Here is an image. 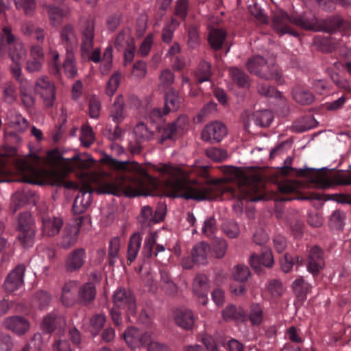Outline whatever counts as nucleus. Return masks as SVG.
<instances>
[{"label":"nucleus","instance_id":"obj_16","mask_svg":"<svg viewBox=\"0 0 351 351\" xmlns=\"http://www.w3.org/2000/svg\"><path fill=\"white\" fill-rule=\"evenodd\" d=\"M25 270V265L19 264L8 274L3 284L7 292H13L23 286Z\"/></svg>","mask_w":351,"mask_h":351},{"label":"nucleus","instance_id":"obj_24","mask_svg":"<svg viewBox=\"0 0 351 351\" xmlns=\"http://www.w3.org/2000/svg\"><path fill=\"white\" fill-rule=\"evenodd\" d=\"M193 292L199 298V302L206 305L208 302L207 294L209 289L208 280L204 274H197L193 285Z\"/></svg>","mask_w":351,"mask_h":351},{"label":"nucleus","instance_id":"obj_28","mask_svg":"<svg viewBox=\"0 0 351 351\" xmlns=\"http://www.w3.org/2000/svg\"><path fill=\"white\" fill-rule=\"evenodd\" d=\"M176 324L180 328L189 330H191L195 324V316L191 310H180L175 317Z\"/></svg>","mask_w":351,"mask_h":351},{"label":"nucleus","instance_id":"obj_57","mask_svg":"<svg viewBox=\"0 0 351 351\" xmlns=\"http://www.w3.org/2000/svg\"><path fill=\"white\" fill-rule=\"evenodd\" d=\"M17 97L16 86L10 82L4 84L3 90V99L9 104L14 103Z\"/></svg>","mask_w":351,"mask_h":351},{"label":"nucleus","instance_id":"obj_4","mask_svg":"<svg viewBox=\"0 0 351 351\" xmlns=\"http://www.w3.org/2000/svg\"><path fill=\"white\" fill-rule=\"evenodd\" d=\"M167 192L170 197L197 201L216 199L223 194L219 184L212 179H208L204 184L189 179L176 178L168 182Z\"/></svg>","mask_w":351,"mask_h":351},{"label":"nucleus","instance_id":"obj_41","mask_svg":"<svg viewBox=\"0 0 351 351\" xmlns=\"http://www.w3.org/2000/svg\"><path fill=\"white\" fill-rule=\"evenodd\" d=\"M247 319L254 326H259L264 320V313L262 306L258 303H252L250 306Z\"/></svg>","mask_w":351,"mask_h":351},{"label":"nucleus","instance_id":"obj_64","mask_svg":"<svg viewBox=\"0 0 351 351\" xmlns=\"http://www.w3.org/2000/svg\"><path fill=\"white\" fill-rule=\"evenodd\" d=\"M51 301L50 295L45 291H37L34 297V302L40 309L45 308Z\"/></svg>","mask_w":351,"mask_h":351},{"label":"nucleus","instance_id":"obj_23","mask_svg":"<svg viewBox=\"0 0 351 351\" xmlns=\"http://www.w3.org/2000/svg\"><path fill=\"white\" fill-rule=\"evenodd\" d=\"M45 61V54L41 45L34 44L30 48V56L26 62L25 69L29 72H37L41 70Z\"/></svg>","mask_w":351,"mask_h":351},{"label":"nucleus","instance_id":"obj_20","mask_svg":"<svg viewBox=\"0 0 351 351\" xmlns=\"http://www.w3.org/2000/svg\"><path fill=\"white\" fill-rule=\"evenodd\" d=\"M249 263L252 268L258 274L263 273V267H272L274 260L271 250L267 249L261 254L253 253L250 257Z\"/></svg>","mask_w":351,"mask_h":351},{"label":"nucleus","instance_id":"obj_36","mask_svg":"<svg viewBox=\"0 0 351 351\" xmlns=\"http://www.w3.org/2000/svg\"><path fill=\"white\" fill-rule=\"evenodd\" d=\"M62 221L58 217L43 219V233L48 237H53L59 233L62 226Z\"/></svg>","mask_w":351,"mask_h":351},{"label":"nucleus","instance_id":"obj_56","mask_svg":"<svg viewBox=\"0 0 351 351\" xmlns=\"http://www.w3.org/2000/svg\"><path fill=\"white\" fill-rule=\"evenodd\" d=\"M16 8L22 10L27 16H33L36 10L35 0H14Z\"/></svg>","mask_w":351,"mask_h":351},{"label":"nucleus","instance_id":"obj_32","mask_svg":"<svg viewBox=\"0 0 351 351\" xmlns=\"http://www.w3.org/2000/svg\"><path fill=\"white\" fill-rule=\"evenodd\" d=\"M229 73L232 80L239 88H248L250 86V76L244 71L237 67H232L229 69Z\"/></svg>","mask_w":351,"mask_h":351},{"label":"nucleus","instance_id":"obj_59","mask_svg":"<svg viewBox=\"0 0 351 351\" xmlns=\"http://www.w3.org/2000/svg\"><path fill=\"white\" fill-rule=\"evenodd\" d=\"M257 90L260 95L264 97L276 98L280 97V93L267 82L259 83L257 86Z\"/></svg>","mask_w":351,"mask_h":351},{"label":"nucleus","instance_id":"obj_43","mask_svg":"<svg viewBox=\"0 0 351 351\" xmlns=\"http://www.w3.org/2000/svg\"><path fill=\"white\" fill-rule=\"evenodd\" d=\"M9 125L14 133L23 134L27 130L29 121L21 114L15 113L11 117Z\"/></svg>","mask_w":351,"mask_h":351},{"label":"nucleus","instance_id":"obj_15","mask_svg":"<svg viewBox=\"0 0 351 351\" xmlns=\"http://www.w3.org/2000/svg\"><path fill=\"white\" fill-rule=\"evenodd\" d=\"M227 133V128L223 123L213 121L204 127L202 132V138L205 141L219 143Z\"/></svg>","mask_w":351,"mask_h":351},{"label":"nucleus","instance_id":"obj_7","mask_svg":"<svg viewBox=\"0 0 351 351\" xmlns=\"http://www.w3.org/2000/svg\"><path fill=\"white\" fill-rule=\"evenodd\" d=\"M246 66L250 73L260 78L274 80L278 84H282L284 82L282 73L278 66L275 64L268 62L261 56H254L250 58Z\"/></svg>","mask_w":351,"mask_h":351},{"label":"nucleus","instance_id":"obj_31","mask_svg":"<svg viewBox=\"0 0 351 351\" xmlns=\"http://www.w3.org/2000/svg\"><path fill=\"white\" fill-rule=\"evenodd\" d=\"M96 295L95 286L93 282L84 284L78 290V300L80 303L87 305L93 302Z\"/></svg>","mask_w":351,"mask_h":351},{"label":"nucleus","instance_id":"obj_18","mask_svg":"<svg viewBox=\"0 0 351 351\" xmlns=\"http://www.w3.org/2000/svg\"><path fill=\"white\" fill-rule=\"evenodd\" d=\"M66 326V320L62 316H57L56 314L50 313L47 314L43 320L41 328L45 333L50 334L53 331H57L58 335H61L64 332Z\"/></svg>","mask_w":351,"mask_h":351},{"label":"nucleus","instance_id":"obj_47","mask_svg":"<svg viewBox=\"0 0 351 351\" xmlns=\"http://www.w3.org/2000/svg\"><path fill=\"white\" fill-rule=\"evenodd\" d=\"M317 125L318 123L315 119L313 116L308 115L295 121L293 127L295 131L303 132L317 127Z\"/></svg>","mask_w":351,"mask_h":351},{"label":"nucleus","instance_id":"obj_62","mask_svg":"<svg viewBox=\"0 0 351 351\" xmlns=\"http://www.w3.org/2000/svg\"><path fill=\"white\" fill-rule=\"evenodd\" d=\"M224 234L230 239L237 238L240 233L238 224L233 221H226L222 226Z\"/></svg>","mask_w":351,"mask_h":351},{"label":"nucleus","instance_id":"obj_2","mask_svg":"<svg viewBox=\"0 0 351 351\" xmlns=\"http://www.w3.org/2000/svg\"><path fill=\"white\" fill-rule=\"evenodd\" d=\"M343 23V20L338 16L319 21L312 13L289 16L282 10L277 11L272 16V27L278 34H289L295 37H298L300 34L294 29L293 25L304 30L332 33L341 28Z\"/></svg>","mask_w":351,"mask_h":351},{"label":"nucleus","instance_id":"obj_29","mask_svg":"<svg viewBox=\"0 0 351 351\" xmlns=\"http://www.w3.org/2000/svg\"><path fill=\"white\" fill-rule=\"evenodd\" d=\"M126 116L124 107V99L122 96H119L110 109V118L114 123L120 124Z\"/></svg>","mask_w":351,"mask_h":351},{"label":"nucleus","instance_id":"obj_27","mask_svg":"<svg viewBox=\"0 0 351 351\" xmlns=\"http://www.w3.org/2000/svg\"><path fill=\"white\" fill-rule=\"evenodd\" d=\"M222 317L226 322H245L247 320V313L244 309L231 304L223 310Z\"/></svg>","mask_w":351,"mask_h":351},{"label":"nucleus","instance_id":"obj_26","mask_svg":"<svg viewBox=\"0 0 351 351\" xmlns=\"http://www.w3.org/2000/svg\"><path fill=\"white\" fill-rule=\"evenodd\" d=\"M36 201V195L28 189L16 191L12 197L11 210L15 213L19 208L30 202Z\"/></svg>","mask_w":351,"mask_h":351},{"label":"nucleus","instance_id":"obj_52","mask_svg":"<svg viewBox=\"0 0 351 351\" xmlns=\"http://www.w3.org/2000/svg\"><path fill=\"white\" fill-rule=\"evenodd\" d=\"M75 53H66L65 60L62 66L68 77H74L77 73L75 64Z\"/></svg>","mask_w":351,"mask_h":351},{"label":"nucleus","instance_id":"obj_40","mask_svg":"<svg viewBox=\"0 0 351 351\" xmlns=\"http://www.w3.org/2000/svg\"><path fill=\"white\" fill-rule=\"evenodd\" d=\"M273 119V114L269 110L256 111L250 118V119L253 121L256 125L263 128L269 126Z\"/></svg>","mask_w":351,"mask_h":351},{"label":"nucleus","instance_id":"obj_35","mask_svg":"<svg viewBox=\"0 0 351 351\" xmlns=\"http://www.w3.org/2000/svg\"><path fill=\"white\" fill-rule=\"evenodd\" d=\"M65 173L64 172L53 170L47 172V178L49 183L53 186H64L67 189L74 187V183L71 181H66Z\"/></svg>","mask_w":351,"mask_h":351},{"label":"nucleus","instance_id":"obj_10","mask_svg":"<svg viewBox=\"0 0 351 351\" xmlns=\"http://www.w3.org/2000/svg\"><path fill=\"white\" fill-rule=\"evenodd\" d=\"M186 123V119L180 117L171 123L156 125V135L160 143H163L166 140L173 139L180 130H184Z\"/></svg>","mask_w":351,"mask_h":351},{"label":"nucleus","instance_id":"obj_55","mask_svg":"<svg viewBox=\"0 0 351 351\" xmlns=\"http://www.w3.org/2000/svg\"><path fill=\"white\" fill-rule=\"evenodd\" d=\"M251 274V271L247 266L239 264L234 267L232 276L236 281L245 282L249 279Z\"/></svg>","mask_w":351,"mask_h":351},{"label":"nucleus","instance_id":"obj_9","mask_svg":"<svg viewBox=\"0 0 351 351\" xmlns=\"http://www.w3.org/2000/svg\"><path fill=\"white\" fill-rule=\"evenodd\" d=\"M80 38V51L88 52L93 49L95 37V19L86 17H80L78 25Z\"/></svg>","mask_w":351,"mask_h":351},{"label":"nucleus","instance_id":"obj_63","mask_svg":"<svg viewBox=\"0 0 351 351\" xmlns=\"http://www.w3.org/2000/svg\"><path fill=\"white\" fill-rule=\"evenodd\" d=\"M46 8L51 24L56 25L59 23L64 16V11L53 5H48Z\"/></svg>","mask_w":351,"mask_h":351},{"label":"nucleus","instance_id":"obj_19","mask_svg":"<svg viewBox=\"0 0 351 351\" xmlns=\"http://www.w3.org/2000/svg\"><path fill=\"white\" fill-rule=\"evenodd\" d=\"M3 325L6 329L19 336L26 334L30 328L29 320L21 315H14L6 317L3 320Z\"/></svg>","mask_w":351,"mask_h":351},{"label":"nucleus","instance_id":"obj_11","mask_svg":"<svg viewBox=\"0 0 351 351\" xmlns=\"http://www.w3.org/2000/svg\"><path fill=\"white\" fill-rule=\"evenodd\" d=\"M34 88L36 93L43 99L45 106L51 108L56 99V93L54 84L49 77L38 78L36 82Z\"/></svg>","mask_w":351,"mask_h":351},{"label":"nucleus","instance_id":"obj_48","mask_svg":"<svg viewBox=\"0 0 351 351\" xmlns=\"http://www.w3.org/2000/svg\"><path fill=\"white\" fill-rule=\"evenodd\" d=\"M155 219L152 207L149 206L142 207L138 220L143 228L150 227L152 225L155 224Z\"/></svg>","mask_w":351,"mask_h":351},{"label":"nucleus","instance_id":"obj_58","mask_svg":"<svg viewBox=\"0 0 351 351\" xmlns=\"http://www.w3.org/2000/svg\"><path fill=\"white\" fill-rule=\"evenodd\" d=\"M187 32V45L191 49L196 48L199 44V35L197 27L194 25H190L186 29Z\"/></svg>","mask_w":351,"mask_h":351},{"label":"nucleus","instance_id":"obj_37","mask_svg":"<svg viewBox=\"0 0 351 351\" xmlns=\"http://www.w3.org/2000/svg\"><path fill=\"white\" fill-rule=\"evenodd\" d=\"M306 199L316 200H334L341 204H351V196L349 195L335 193L332 195H324L319 193H311Z\"/></svg>","mask_w":351,"mask_h":351},{"label":"nucleus","instance_id":"obj_53","mask_svg":"<svg viewBox=\"0 0 351 351\" xmlns=\"http://www.w3.org/2000/svg\"><path fill=\"white\" fill-rule=\"evenodd\" d=\"M120 251V239L117 237L112 238L110 241L108 247V263L113 266L117 259L119 258Z\"/></svg>","mask_w":351,"mask_h":351},{"label":"nucleus","instance_id":"obj_38","mask_svg":"<svg viewBox=\"0 0 351 351\" xmlns=\"http://www.w3.org/2000/svg\"><path fill=\"white\" fill-rule=\"evenodd\" d=\"M134 40L130 36V31L128 28L121 29L117 35L114 40V47L118 51L134 45Z\"/></svg>","mask_w":351,"mask_h":351},{"label":"nucleus","instance_id":"obj_3","mask_svg":"<svg viewBox=\"0 0 351 351\" xmlns=\"http://www.w3.org/2000/svg\"><path fill=\"white\" fill-rule=\"evenodd\" d=\"M0 34V55L8 53L13 64L10 70L13 77L20 84L22 101L25 106H34L35 98L26 92L27 82L21 77V63L26 57V50L22 42L12 33L10 26H5Z\"/></svg>","mask_w":351,"mask_h":351},{"label":"nucleus","instance_id":"obj_61","mask_svg":"<svg viewBox=\"0 0 351 351\" xmlns=\"http://www.w3.org/2000/svg\"><path fill=\"white\" fill-rule=\"evenodd\" d=\"M106 321V317L104 314L97 313L95 314L90 319V324L91 327V332L96 335L103 328L105 322Z\"/></svg>","mask_w":351,"mask_h":351},{"label":"nucleus","instance_id":"obj_60","mask_svg":"<svg viewBox=\"0 0 351 351\" xmlns=\"http://www.w3.org/2000/svg\"><path fill=\"white\" fill-rule=\"evenodd\" d=\"M174 82V74L169 69H164L159 75V88L167 89L169 88Z\"/></svg>","mask_w":351,"mask_h":351},{"label":"nucleus","instance_id":"obj_14","mask_svg":"<svg viewBox=\"0 0 351 351\" xmlns=\"http://www.w3.org/2000/svg\"><path fill=\"white\" fill-rule=\"evenodd\" d=\"M123 336L125 343L131 349L145 346L151 339V334L149 332H141L134 326L128 327Z\"/></svg>","mask_w":351,"mask_h":351},{"label":"nucleus","instance_id":"obj_13","mask_svg":"<svg viewBox=\"0 0 351 351\" xmlns=\"http://www.w3.org/2000/svg\"><path fill=\"white\" fill-rule=\"evenodd\" d=\"M158 232L156 231L149 232L144 239L141 256L143 263L149 262L153 257L157 256L158 254L164 252V245L156 244Z\"/></svg>","mask_w":351,"mask_h":351},{"label":"nucleus","instance_id":"obj_44","mask_svg":"<svg viewBox=\"0 0 351 351\" xmlns=\"http://www.w3.org/2000/svg\"><path fill=\"white\" fill-rule=\"evenodd\" d=\"M48 58V65L51 73L59 77L62 69L59 53L56 50L49 49Z\"/></svg>","mask_w":351,"mask_h":351},{"label":"nucleus","instance_id":"obj_22","mask_svg":"<svg viewBox=\"0 0 351 351\" xmlns=\"http://www.w3.org/2000/svg\"><path fill=\"white\" fill-rule=\"evenodd\" d=\"M60 43L65 49L66 53H75L77 50L78 40L72 24H66L62 27Z\"/></svg>","mask_w":351,"mask_h":351},{"label":"nucleus","instance_id":"obj_46","mask_svg":"<svg viewBox=\"0 0 351 351\" xmlns=\"http://www.w3.org/2000/svg\"><path fill=\"white\" fill-rule=\"evenodd\" d=\"M195 75L197 83L209 81L212 75L210 63L205 60L201 61L195 71Z\"/></svg>","mask_w":351,"mask_h":351},{"label":"nucleus","instance_id":"obj_45","mask_svg":"<svg viewBox=\"0 0 351 351\" xmlns=\"http://www.w3.org/2000/svg\"><path fill=\"white\" fill-rule=\"evenodd\" d=\"M135 140L137 142H146L153 138L154 133L143 123L137 124L134 129Z\"/></svg>","mask_w":351,"mask_h":351},{"label":"nucleus","instance_id":"obj_34","mask_svg":"<svg viewBox=\"0 0 351 351\" xmlns=\"http://www.w3.org/2000/svg\"><path fill=\"white\" fill-rule=\"evenodd\" d=\"M293 99L302 105L311 104L315 97L308 89L304 87L296 86L292 90Z\"/></svg>","mask_w":351,"mask_h":351},{"label":"nucleus","instance_id":"obj_39","mask_svg":"<svg viewBox=\"0 0 351 351\" xmlns=\"http://www.w3.org/2000/svg\"><path fill=\"white\" fill-rule=\"evenodd\" d=\"M226 32L222 29H213L210 31L208 40L212 47L215 50H219L226 40Z\"/></svg>","mask_w":351,"mask_h":351},{"label":"nucleus","instance_id":"obj_5","mask_svg":"<svg viewBox=\"0 0 351 351\" xmlns=\"http://www.w3.org/2000/svg\"><path fill=\"white\" fill-rule=\"evenodd\" d=\"M228 192L236 199L233 208L238 213H242L245 202L267 199L263 186L245 176L234 187L229 188Z\"/></svg>","mask_w":351,"mask_h":351},{"label":"nucleus","instance_id":"obj_42","mask_svg":"<svg viewBox=\"0 0 351 351\" xmlns=\"http://www.w3.org/2000/svg\"><path fill=\"white\" fill-rule=\"evenodd\" d=\"M180 22L176 18L166 23L162 29L161 39L165 43H170L173 38L176 29L180 26Z\"/></svg>","mask_w":351,"mask_h":351},{"label":"nucleus","instance_id":"obj_51","mask_svg":"<svg viewBox=\"0 0 351 351\" xmlns=\"http://www.w3.org/2000/svg\"><path fill=\"white\" fill-rule=\"evenodd\" d=\"M292 288L299 300L304 301L306 300L309 285L302 278L300 277L295 279L293 282Z\"/></svg>","mask_w":351,"mask_h":351},{"label":"nucleus","instance_id":"obj_50","mask_svg":"<svg viewBox=\"0 0 351 351\" xmlns=\"http://www.w3.org/2000/svg\"><path fill=\"white\" fill-rule=\"evenodd\" d=\"M78 232L75 228H65L60 242L61 247L68 249L74 245L77 240Z\"/></svg>","mask_w":351,"mask_h":351},{"label":"nucleus","instance_id":"obj_12","mask_svg":"<svg viewBox=\"0 0 351 351\" xmlns=\"http://www.w3.org/2000/svg\"><path fill=\"white\" fill-rule=\"evenodd\" d=\"M113 302L117 308L125 309L126 315L134 312L136 307V300L133 293L125 288H119L113 295Z\"/></svg>","mask_w":351,"mask_h":351},{"label":"nucleus","instance_id":"obj_25","mask_svg":"<svg viewBox=\"0 0 351 351\" xmlns=\"http://www.w3.org/2000/svg\"><path fill=\"white\" fill-rule=\"evenodd\" d=\"M143 235L139 232L133 233L129 239L127 247V263L132 264L136 258L141 249Z\"/></svg>","mask_w":351,"mask_h":351},{"label":"nucleus","instance_id":"obj_6","mask_svg":"<svg viewBox=\"0 0 351 351\" xmlns=\"http://www.w3.org/2000/svg\"><path fill=\"white\" fill-rule=\"evenodd\" d=\"M291 170L297 173V175L306 178L308 181L319 189H326L331 187L333 184L337 185H351V176L343 173H337L330 178L324 170H316L313 169H296L285 166L283 173L287 174L288 171Z\"/></svg>","mask_w":351,"mask_h":351},{"label":"nucleus","instance_id":"obj_8","mask_svg":"<svg viewBox=\"0 0 351 351\" xmlns=\"http://www.w3.org/2000/svg\"><path fill=\"white\" fill-rule=\"evenodd\" d=\"M17 239L24 247L33 245L35 236V226L29 213H21L17 221Z\"/></svg>","mask_w":351,"mask_h":351},{"label":"nucleus","instance_id":"obj_54","mask_svg":"<svg viewBox=\"0 0 351 351\" xmlns=\"http://www.w3.org/2000/svg\"><path fill=\"white\" fill-rule=\"evenodd\" d=\"M228 249V243L223 239H215L210 247V252L217 258H222L224 257Z\"/></svg>","mask_w":351,"mask_h":351},{"label":"nucleus","instance_id":"obj_1","mask_svg":"<svg viewBox=\"0 0 351 351\" xmlns=\"http://www.w3.org/2000/svg\"><path fill=\"white\" fill-rule=\"evenodd\" d=\"M110 167L118 173L115 176H108L99 179L95 188L89 184H85L80 189L79 194L75 197L72 210L74 215L84 213L91 202V193L96 191L98 194H110L115 196L136 197L141 194L138 189L139 180L132 175L134 165L128 162H121L110 159Z\"/></svg>","mask_w":351,"mask_h":351},{"label":"nucleus","instance_id":"obj_33","mask_svg":"<svg viewBox=\"0 0 351 351\" xmlns=\"http://www.w3.org/2000/svg\"><path fill=\"white\" fill-rule=\"evenodd\" d=\"M181 98L178 93L173 89L168 90L165 97V106L163 107V113L168 114L171 111H176L180 105Z\"/></svg>","mask_w":351,"mask_h":351},{"label":"nucleus","instance_id":"obj_17","mask_svg":"<svg viewBox=\"0 0 351 351\" xmlns=\"http://www.w3.org/2000/svg\"><path fill=\"white\" fill-rule=\"evenodd\" d=\"M307 270L313 275H317L325 266L324 252L317 245L312 247L306 258Z\"/></svg>","mask_w":351,"mask_h":351},{"label":"nucleus","instance_id":"obj_49","mask_svg":"<svg viewBox=\"0 0 351 351\" xmlns=\"http://www.w3.org/2000/svg\"><path fill=\"white\" fill-rule=\"evenodd\" d=\"M126 319L128 322L130 323L141 324L145 325L146 326H149L152 323V319L148 313L145 309H142L141 312L137 314L136 307L134 308L133 313L126 316Z\"/></svg>","mask_w":351,"mask_h":351},{"label":"nucleus","instance_id":"obj_21","mask_svg":"<svg viewBox=\"0 0 351 351\" xmlns=\"http://www.w3.org/2000/svg\"><path fill=\"white\" fill-rule=\"evenodd\" d=\"M86 253L84 248H76L71 251L65 260L64 268L66 271L72 273L78 271L86 263Z\"/></svg>","mask_w":351,"mask_h":351},{"label":"nucleus","instance_id":"obj_30","mask_svg":"<svg viewBox=\"0 0 351 351\" xmlns=\"http://www.w3.org/2000/svg\"><path fill=\"white\" fill-rule=\"evenodd\" d=\"M210 253V247L205 242L197 243L193 248L191 255L193 262L204 265Z\"/></svg>","mask_w":351,"mask_h":351}]
</instances>
